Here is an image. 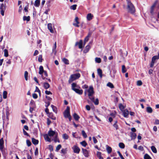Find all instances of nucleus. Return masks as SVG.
<instances>
[{
  "label": "nucleus",
  "instance_id": "nucleus-32",
  "mask_svg": "<svg viewBox=\"0 0 159 159\" xmlns=\"http://www.w3.org/2000/svg\"><path fill=\"white\" fill-rule=\"evenodd\" d=\"M159 59V56L158 55L154 56L152 58V61H153L155 62V60L158 59Z\"/></svg>",
  "mask_w": 159,
  "mask_h": 159
},
{
  "label": "nucleus",
  "instance_id": "nucleus-55",
  "mask_svg": "<svg viewBox=\"0 0 159 159\" xmlns=\"http://www.w3.org/2000/svg\"><path fill=\"white\" fill-rule=\"evenodd\" d=\"M66 151L67 149L66 148H62L61 151V153L64 154H66Z\"/></svg>",
  "mask_w": 159,
  "mask_h": 159
},
{
  "label": "nucleus",
  "instance_id": "nucleus-39",
  "mask_svg": "<svg viewBox=\"0 0 159 159\" xmlns=\"http://www.w3.org/2000/svg\"><path fill=\"white\" fill-rule=\"evenodd\" d=\"M44 138L48 142H51V139L48 137L47 134H46L44 136Z\"/></svg>",
  "mask_w": 159,
  "mask_h": 159
},
{
  "label": "nucleus",
  "instance_id": "nucleus-52",
  "mask_svg": "<svg viewBox=\"0 0 159 159\" xmlns=\"http://www.w3.org/2000/svg\"><path fill=\"white\" fill-rule=\"evenodd\" d=\"M143 83L142 81L140 80H138L137 81V85L139 86H141L142 85Z\"/></svg>",
  "mask_w": 159,
  "mask_h": 159
},
{
  "label": "nucleus",
  "instance_id": "nucleus-58",
  "mask_svg": "<svg viewBox=\"0 0 159 159\" xmlns=\"http://www.w3.org/2000/svg\"><path fill=\"white\" fill-rule=\"evenodd\" d=\"M38 149L37 148H35V151L34 152V154L35 155H37L38 154Z\"/></svg>",
  "mask_w": 159,
  "mask_h": 159
},
{
  "label": "nucleus",
  "instance_id": "nucleus-14",
  "mask_svg": "<svg viewBox=\"0 0 159 159\" xmlns=\"http://www.w3.org/2000/svg\"><path fill=\"white\" fill-rule=\"evenodd\" d=\"M157 3V1L151 7L150 13L151 14H153V13L154 9Z\"/></svg>",
  "mask_w": 159,
  "mask_h": 159
},
{
  "label": "nucleus",
  "instance_id": "nucleus-48",
  "mask_svg": "<svg viewBox=\"0 0 159 159\" xmlns=\"http://www.w3.org/2000/svg\"><path fill=\"white\" fill-rule=\"evenodd\" d=\"M28 72L27 71H25V72L24 76L26 80H28Z\"/></svg>",
  "mask_w": 159,
  "mask_h": 159
},
{
  "label": "nucleus",
  "instance_id": "nucleus-50",
  "mask_svg": "<svg viewBox=\"0 0 159 159\" xmlns=\"http://www.w3.org/2000/svg\"><path fill=\"white\" fill-rule=\"evenodd\" d=\"M26 144L28 147L30 146L31 145V142L29 140H27L26 141Z\"/></svg>",
  "mask_w": 159,
  "mask_h": 159
},
{
  "label": "nucleus",
  "instance_id": "nucleus-28",
  "mask_svg": "<svg viewBox=\"0 0 159 159\" xmlns=\"http://www.w3.org/2000/svg\"><path fill=\"white\" fill-rule=\"evenodd\" d=\"M151 149L152 152L154 153H157V150L156 148L154 146H152L151 147Z\"/></svg>",
  "mask_w": 159,
  "mask_h": 159
},
{
  "label": "nucleus",
  "instance_id": "nucleus-59",
  "mask_svg": "<svg viewBox=\"0 0 159 159\" xmlns=\"http://www.w3.org/2000/svg\"><path fill=\"white\" fill-rule=\"evenodd\" d=\"M117 153L118 154L119 156L120 157L121 159H123L124 158L123 157V156L122 155V154L120 153V152L119 151H118L117 152Z\"/></svg>",
  "mask_w": 159,
  "mask_h": 159
},
{
  "label": "nucleus",
  "instance_id": "nucleus-1",
  "mask_svg": "<svg viewBox=\"0 0 159 159\" xmlns=\"http://www.w3.org/2000/svg\"><path fill=\"white\" fill-rule=\"evenodd\" d=\"M127 9L129 12L134 14L135 11V8L132 3L129 0H127Z\"/></svg>",
  "mask_w": 159,
  "mask_h": 159
},
{
  "label": "nucleus",
  "instance_id": "nucleus-20",
  "mask_svg": "<svg viewBox=\"0 0 159 159\" xmlns=\"http://www.w3.org/2000/svg\"><path fill=\"white\" fill-rule=\"evenodd\" d=\"M97 72L100 77L102 78V70L100 68L98 69H97Z\"/></svg>",
  "mask_w": 159,
  "mask_h": 159
},
{
  "label": "nucleus",
  "instance_id": "nucleus-17",
  "mask_svg": "<svg viewBox=\"0 0 159 159\" xmlns=\"http://www.w3.org/2000/svg\"><path fill=\"white\" fill-rule=\"evenodd\" d=\"M130 137L132 139H134L136 138L137 135L135 133L131 132L130 133Z\"/></svg>",
  "mask_w": 159,
  "mask_h": 159
},
{
  "label": "nucleus",
  "instance_id": "nucleus-10",
  "mask_svg": "<svg viewBox=\"0 0 159 159\" xmlns=\"http://www.w3.org/2000/svg\"><path fill=\"white\" fill-rule=\"evenodd\" d=\"M56 133L55 131L52 130L51 129H50L49 130L48 132V135L50 137L53 136L54 135H56Z\"/></svg>",
  "mask_w": 159,
  "mask_h": 159
},
{
  "label": "nucleus",
  "instance_id": "nucleus-8",
  "mask_svg": "<svg viewBox=\"0 0 159 159\" xmlns=\"http://www.w3.org/2000/svg\"><path fill=\"white\" fill-rule=\"evenodd\" d=\"M4 140L3 138L0 139V150L2 151L4 148Z\"/></svg>",
  "mask_w": 159,
  "mask_h": 159
},
{
  "label": "nucleus",
  "instance_id": "nucleus-29",
  "mask_svg": "<svg viewBox=\"0 0 159 159\" xmlns=\"http://www.w3.org/2000/svg\"><path fill=\"white\" fill-rule=\"evenodd\" d=\"M147 111L149 113H151L152 112V109L150 107H147Z\"/></svg>",
  "mask_w": 159,
  "mask_h": 159
},
{
  "label": "nucleus",
  "instance_id": "nucleus-27",
  "mask_svg": "<svg viewBox=\"0 0 159 159\" xmlns=\"http://www.w3.org/2000/svg\"><path fill=\"white\" fill-rule=\"evenodd\" d=\"M30 20V16H24L23 17V20L24 21L26 20L27 21H29Z\"/></svg>",
  "mask_w": 159,
  "mask_h": 159
},
{
  "label": "nucleus",
  "instance_id": "nucleus-11",
  "mask_svg": "<svg viewBox=\"0 0 159 159\" xmlns=\"http://www.w3.org/2000/svg\"><path fill=\"white\" fill-rule=\"evenodd\" d=\"M76 93L79 94V95H81L83 94V91L81 89H75L73 90Z\"/></svg>",
  "mask_w": 159,
  "mask_h": 159
},
{
  "label": "nucleus",
  "instance_id": "nucleus-49",
  "mask_svg": "<svg viewBox=\"0 0 159 159\" xmlns=\"http://www.w3.org/2000/svg\"><path fill=\"white\" fill-rule=\"evenodd\" d=\"M49 117L52 119L53 120H55L56 119V118L55 116H54L53 115V114L52 113H50L49 115Z\"/></svg>",
  "mask_w": 159,
  "mask_h": 159
},
{
  "label": "nucleus",
  "instance_id": "nucleus-64",
  "mask_svg": "<svg viewBox=\"0 0 159 159\" xmlns=\"http://www.w3.org/2000/svg\"><path fill=\"white\" fill-rule=\"evenodd\" d=\"M154 124L156 125H159V120L158 119H156L155 120Z\"/></svg>",
  "mask_w": 159,
  "mask_h": 159
},
{
  "label": "nucleus",
  "instance_id": "nucleus-63",
  "mask_svg": "<svg viewBox=\"0 0 159 159\" xmlns=\"http://www.w3.org/2000/svg\"><path fill=\"white\" fill-rule=\"evenodd\" d=\"M50 11V9L49 8H48V9H46L45 10V11L44 12V13L45 14H46L47 15L48 14V12Z\"/></svg>",
  "mask_w": 159,
  "mask_h": 159
},
{
  "label": "nucleus",
  "instance_id": "nucleus-47",
  "mask_svg": "<svg viewBox=\"0 0 159 159\" xmlns=\"http://www.w3.org/2000/svg\"><path fill=\"white\" fill-rule=\"evenodd\" d=\"M77 5L75 4L73 5L70 7V9L71 10H75L76 9V7Z\"/></svg>",
  "mask_w": 159,
  "mask_h": 159
},
{
  "label": "nucleus",
  "instance_id": "nucleus-23",
  "mask_svg": "<svg viewBox=\"0 0 159 159\" xmlns=\"http://www.w3.org/2000/svg\"><path fill=\"white\" fill-rule=\"evenodd\" d=\"M106 150L108 153H111L112 151V149L108 145H106Z\"/></svg>",
  "mask_w": 159,
  "mask_h": 159
},
{
  "label": "nucleus",
  "instance_id": "nucleus-51",
  "mask_svg": "<svg viewBox=\"0 0 159 159\" xmlns=\"http://www.w3.org/2000/svg\"><path fill=\"white\" fill-rule=\"evenodd\" d=\"M61 144L58 145L56 148V151L58 152L61 148Z\"/></svg>",
  "mask_w": 159,
  "mask_h": 159
},
{
  "label": "nucleus",
  "instance_id": "nucleus-60",
  "mask_svg": "<svg viewBox=\"0 0 159 159\" xmlns=\"http://www.w3.org/2000/svg\"><path fill=\"white\" fill-rule=\"evenodd\" d=\"M23 132L24 134L25 135H26L27 136H30V135L28 134L24 129H23Z\"/></svg>",
  "mask_w": 159,
  "mask_h": 159
},
{
  "label": "nucleus",
  "instance_id": "nucleus-57",
  "mask_svg": "<svg viewBox=\"0 0 159 159\" xmlns=\"http://www.w3.org/2000/svg\"><path fill=\"white\" fill-rule=\"evenodd\" d=\"M113 126L114 127H115L116 128V130L118 129L119 128V126L118 125H117V124H114L113 125Z\"/></svg>",
  "mask_w": 159,
  "mask_h": 159
},
{
  "label": "nucleus",
  "instance_id": "nucleus-45",
  "mask_svg": "<svg viewBox=\"0 0 159 159\" xmlns=\"http://www.w3.org/2000/svg\"><path fill=\"white\" fill-rule=\"evenodd\" d=\"M4 55L5 57H7L8 56V52L7 49H5L4 51Z\"/></svg>",
  "mask_w": 159,
  "mask_h": 159
},
{
  "label": "nucleus",
  "instance_id": "nucleus-40",
  "mask_svg": "<svg viewBox=\"0 0 159 159\" xmlns=\"http://www.w3.org/2000/svg\"><path fill=\"white\" fill-rule=\"evenodd\" d=\"M101 152H97V155L98 157V158L99 159H101L102 158L101 156Z\"/></svg>",
  "mask_w": 159,
  "mask_h": 159
},
{
  "label": "nucleus",
  "instance_id": "nucleus-6",
  "mask_svg": "<svg viewBox=\"0 0 159 159\" xmlns=\"http://www.w3.org/2000/svg\"><path fill=\"white\" fill-rule=\"evenodd\" d=\"M81 89L80 86L76 83H73L71 84V89L74 90L75 89Z\"/></svg>",
  "mask_w": 159,
  "mask_h": 159
},
{
  "label": "nucleus",
  "instance_id": "nucleus-37",
  "mask_svg": "<svg viewBox=\"0 0 159 159\" xmlns=\"http://www.w3.org/2000/svg\"><path fill=\"white\" fill-rule=\"evenodd\" d=\"M119 146L120 148L122 149L124 148L125 147V144L122 143H119Z\"/></svg>",
  "mask_w": 159,
  "mask_h": 159
},
{
  "label": "nucleus",
  "instance_id": "nucleus-24",
  "mask_svg": "<svg viewBox=\"0 0 159 159\" xmlns=\"http://www.w3.org/2000/svg\"><path fill=\"white\" fill-rule=\"evenodd\" d=\"M43 87L45 89H47L50 87V85L47 82H45L43 83Z\"/></svg>",
  "mask_w": 159,
  "mask_h": 159
},
{
  "label": "nucleus",
  "instance_id": "nucleus-31",
  "mask_svg": "<svg viewBox=\"0 0 159 159\" xmlns=\"http://www.w3.org/2000/svg\"><path fill=\"white\" fill-rule=\"evenodd\" d=\"M107 86L110 87L111 88H114V86L113 84L111 82H109L107 84Z\"/></svg>",
  "mask_w": 159,
  "mask_h": 159
},
{
  "label": "nucleus",
  "instance_id": "nucleus-25",
  "mask_svg": "<svg viewBox=\"0 0 159 159\" xmlns=\"http://www.w3.org/2000/svg\"><path fill=\"white\" fill-rule=\"evenodd\" d=\"M73 116L75 120H78L80 118L79 116L76 113L73 114Z\"/></svg>",
  "mask_w": 159,
  "mask_h": 159
},
{
  "label": "nucleus",
  "instance_id": "nucleus-3",
  "mask_svg": "<svg viewBox=\"0 0 159 159\" xmlns=\"http://www.w3.org/2000/svg\"><path fill=\"white\" fill-rule=\"evenodd\" d=\"M88 96L89 98L92 101H93L94 100V97L92 96L94 93L93 88L92 86H90L88 90Z\"/></svg>",
  "mask_w": 159,
  "mask_h": 159
},
{
  "label": "nucleus",
  "instance_id": "nucleus-2",
  "mask_svg": "<svg viewBox=\"0 0 159 159\" xmlns=\"http://www.w3.org/2000/svg\"><path fill=\"white\" fill-rule=\"evenodd\" d=\"M80 77V74L79 73L71 75L69 80V83H70L73 81L78 79Z\"/></svg>",
  "mask_w": 159,
  "mask_h": 159
},
{
  "label": "nucleus",
  "instance_id": "nucleus-21",
  "mask_svg": "<svg viewBox=\"0 0 159 159\" xmlns=\"http://www.w3.org/2000/svg\"><path fill=\"white\" fill-rule=\"evenodd\" d=\"M40 3V0H36L34 4V6L36 7H38Z\"/></svg>",
  "mask_w": 159,
  "mask_h": 159
},
{
  "label": "nucleus",
  "instance_id": "nucleus-16",
  "mask_svg": "<svg viewBox=\"0 0 159 159\" xmlns=\"http://www.w3.org/2000/svg\"><path fill=\"white\" fill-rule=\"evenodd\" d=\"M90 48V47L89 45H88L86 46L85 49L83 51L84 53H86L88 52H89Z\"/></svg>",
  "mask_w": 159,
  "mask_h": 159
},
{
  "label": "nucleus",
  "instance_id": "nucleus-18",
  "mask_svg": "<svg viewBox=\"0 0 159 159\" xmlns=\"http://www.w3.org/2000/svg\"><path fill=\"white\" fill-rule=\"evenodd\" d=\"M32 142L35 145L38 144L39 143V141L34 138H32Z\"/></svg>",
  "mask_w": 159,
  "mask_h": 159
},
{
  "label": "nucleus",
  "instance_id": "nucleus-9",
  "mask_svg": "<svg viewBox=\"0 0 159 159\" xmlns=\"http://www.w3.org/2000/svg\"><path fill=\"white\" fill-rule=\"evenodd\" d=\"M122 111L123 115L125 117L127 118L129 114V111L127 109H126Z\"/></svg>",
  "mask_w": 159,
  "mask_h": 159
},
{
  "label": "nucleus",
  "instance_id": "nucleus-4",
  "mask_svg": "<svg viewBox=\"0 0 159 159\" xmlns=\"http://www.w3.org/2000/svg\"><path fill=\"white\" fill-rule=\"evenodd\" d=\"M70 108L69 107H67L66 109L64 112V116L66 118H67L70 115Z\"/></svg>",
  "mask_w": 159,
  "mask_h": 159
},
{
  "label": "nucleus",
  "instance_id": "nucleus-36",
  "mask_svg": "<svg viewBox=\"0 0 159 159\" xmlns=\"http://www.w3.org/2000/svg\"><path fill=\"white\" fill-rule=\"evenodd\" d=\"M95 61L96 63H99L101 62V60L100 58L96 57L95 58Z\"/></svg>",
  "mask_w": 159,
  "mask_h": 159
},
{
  "label": "nucleus",
  "instance_id": "nucleus-38",
  "mask_svg": "<svg viewBox=\"0 0 159 159\" xmlns=\"http://www.w3.org/2000/svg\"><path fill=\"white\" fill-rule=\"evenodd\" d=\"M144 159H152L151 157L148 154H146L144 157Z\"/></svg>",
  "mask_w": 159,
  "mask_h": 159
},
{
  "label": "nucleus",
  "instance_id": "nucleus-41",
  "mask_svg": "<svg viewBox=\"0 0 159 159\" xmlns=\"http://www.w3.org/2000/svg\"><path fill=\"white\" fill-rule=\"evenodd\" d=\"M62 137L64 139L66 140L68 139L69 136L66 134H64L62 135Z\"/></svg>",
  "mask_w": 159,
  "mask_h": 159
},
{
  "label": "nucleus",
  "instance_id": "nucleus-7",
  "mask_svg": "<svg viewBox=\"0 0 159 159\" xmlns=\"http://www.w3.org/2000/svg\"><path fill=\"white\" fill-rule=\"evenodd\" d=\"M82 149L84 156L86 157H88L89 156V151L87 149H84L83 148H82Z\"/></svg>",
  "mask_w": 159,
  "mask_h": 159
},
{
  "label": "nucleus",
  "instance_id": "nucleus-62",
  "mask_svg": "<svg viewBox=\"0 0 159 159\" xmlns=\"http://www.w3.org/2000/svg\"><path fill=\"white\" fill-rule=\"evenodd\" d=\"M93 139L94 143H96L98 142L97 140L94 137H93Z\"/></svg>",
  "mask_w": 159,
  "mask_h": 159
},
{
  "label": "nucleus",
  "instance_id": "nucleus-12",
  "mask_svg": "<svg viewBox=\"0 0 159 159\" xmlns=\"http://www.w3.org/2000/svg\"><path fill=\"white\" fill-rule=\"evenodd\" d=\"M77 45H78L79 48H83L82 40H80L79 42H76L75 45L76 46Z\"/></svg>",
  "mask_w": 159,
  "mask_h": 159
},
{
  "label": "nucleus",
  "instance_id": "nucleus-34",
  "mask_svg": "<svg viewBox=\"0 0 159 159\" xmlns=\"http://www.w3.org/2000/svg\"><path fill=\"white\" fill-rule=\"evenodd\" d=\"M7 92L6 91H4L3 93V97L4 99L7 98Z\"/></svg>",
  "mask_w": 159,
  "mask_h": 159
},
{
  "label": "nucleus",
  "instance_id": "nucleus-46",
  "mask_svg": "<svg viewBox=\"0 0 159 159\" xmlns=\"http://www.w3.org/2000/svg\"><path fill=\"white\" fill-rule=\"evenodd\" d=\"M51 107L52 108L53 111L55 113H57V108L55 106L52 105H51Z\"/></svg>",
  "mask_w": 159,
  "mask_h": 159
},
{
  "label": "nucleus",
  "instance_id": "nucleus-30",
  "mask_svg": "<svg viewBox=\"0 0 159 159\" xmlns=\"http://www.w3.org/2000/svg\"><path fill=\"white\" fill-rule=\"evenodd\" d=\"M0 9L1 10H5L6 9V5L4 4L3 3H2L0 7Z\"/></svg>",
  "mask_w": 159,
  "mask_h": 159
},
{
  "label": "nucleus",
  "instance_id": "nucleus-44",
  "mask_svg": "<svg viewBox=\"0 0 159 159\" xmlns=\"http://www.w3.org/2000/svg\"><path fill=\"white\" fill-rule=\"evenodd\" d=\"M119 107L120 110L122 111H123L124 110V107L123 106V105L121 104H119Z\"/></svg>",
  "mask_w": 159,
  "mask_h": 159
},
{
  "label": "nucleus",
  "instance_id": "nucleus-54",
  "mask_svg": "<svg viewBox=\"0 0 159 159\" xmlns=\"http://www.w3.org/2000/svg\"><path fill=\"white\" fill-rule=\"evenodd\" d=\"M48 149L51 152L53 150V146L51 145L48 146Z\"/></svg>",
  "mask_w": 159,
  "mask_h": 159
},
{
  "label": "nucleus",
  "instance_id": "nucleus-61",
  "mask_svg": "<svg viewBox=\"0 0 159 159\" xmlns=\"http://www.w3.org/2000/svg\"><path fill=\"white\" fill-rule=\"evenodd\" d=\"M32 97L36 99L38 98V95L36 93H34L32 95Z\"/></svg>",
  "mask_w": 159,
  "mask_h": 159
},
{
  "label": "nucleus",
  "instance_id": "nucleus-22",
  "mask_svg": "<svg viewBox=\"0 0 159 159\" xmlns=\"http://www.w3.org/2000/svg\"><path fill=\"white\" fill-rule=\"evenodd\" d=\"M54 141L55 142H58L60 143V141L59 139L57 137V133H56V134L55 135V136L54 138Z\"/></svg>",
  "mask_w": 159,
  "mask_h": 159
},
{
  "label": "nucleus",
  "instance_id": "nucleus-5",
  "mask_svg": "<svg viewBox=\"0 0 159 159\" xmlns=\"http://www.w3.org/2000/svg\"><path fill=\"white\" fill-rule=\"evenodd\" d=\"M74 152L77 154L79 153L80 151V148L76 145H74L72 148Z\"/></svg>",
  "mask_w": 159,
  "mask_h": 159
},
{
  "label": "nucleus",
  "instance_id": "nucleus-53",
  "mask_svg": "<svg viewBox=\"0 0 159 159\" xmlns=\"http://www.w3.org/2000/svg\"><path fill=\"white\" fill-rule=\"evenodd\" d=\"M96 105H98L99 103L98 100V98L96 99L95 100L94 99L93 101H92Z\"/></svg>",
  "mask_w": 159,
  "mask_h": 159
},
{
  "label": "nucleus",
  "instance_id": "nucleus-56",
  "mask_svg": "<svg viewBox=\"0 0 159 159\" xmlns=\"http://www.w3.org/2000/svg\"><path fill=\"white\" fill-rule=\"evenodd\" d=\"M38 61L40 62H42V56L41 55H39L38 57Z\"/></svg>",
  "mask_w": 159,
  "mask_h": 159
},
{
  "label": "nucleus",
  "instance_id": "nucleus-42",
  "mask_svg": "<svg viewBox=\"0 0 159 159\" xmlns=\"http://www.w3.org/2000/svg\"><path fill=\"white\" fill-rule=\"evenodd\" d=\"M82 134L83 136V137L85 138H86L87 137V135L86 134V133L85 132V131L84 130H83L82 131Z\"/></svg>",
  "mask_w": 159,
  "mask_h": 159
},
{
  "label": "nucleus",
  "instance_id": "nucleus-43",
  "mask_svg": "<svg viewBox=\"0 0 159 159\" xmlns=\"http://www.w3.org/2000/svg\"><path fill=\"white\" fill-rule=\"evenodd\" d=\"M83 146L85 147L87 145V144L85 141H83L80 143Z\"/></svg>",
  "mask_w": 159,
  "mask_h": 159
},
{
  "label": "nucleus",
  "instance_id": "nucleus-35",
  "mask_svg": "<svg viewBox=\"0 0 159 159\" xmlns=\"http://www.w3.org/2000/svg\"><path fill=\"white\" fill-rule=\"evenodd\" d=\"M57 48V43L56 42H55L54 44V46L52 48V52H54L55 53H56V49Z\"/></svg>",
  "mask_w": 159,
  "mask_h": 159
},
{
  "label": "nucleus",
  "instance_id": "nucleus-19",
  "mask_svg": "<svg viewBox=\"0 0 159 159\" xmlns=\"http://www.w3.org/2000/svg\"><path fill=\"white\" fill-rule=\"evenodd\" d=\"M39 70V74L41 75H42L43 72L45 71L44 70L43 66H40Z\"/></svg>",
  "mask_w": 159,
  "mask_h": 159
},
{
  "label": "nucleus",
  "instance_id": "nucleus-26",
  "mask_svg": "<svg viewBox=\"0 0 159 159\" xmlns=\"http://www.w3.org/2000/svg\"><path fill=\"white\" fill-rule=\"evenodd\" d=\"M62 61L66 64L68 65L69 64V60L65 58H63Z\"/></svg>",
  "mask_w": 159,
  "mask_h": 159
},
{
  "label": "nucleus",
  "instance_id": "nucleus-33",
  "mask_svg": "<svg viewBox=\"0 0 159 159\" xmlns=\"http://www.w3.org/2000/svg\"><path fill=\"white\" fill-rule=\"evenodd\" d=\"M126 67L125 65H122V72L123 73H124L126 72Z\"/></svg>",
  "mask_w": 159,
  "mask_h": 159
},
{
  "label": "nucleus",
  "instance_id": "nucleus-15",
  "mask_svg": "<svg viewBox=\"0 0 159 159\" xmlns=\"http://www.w3.org/2000/svg\"><path fill=\"white\" fill-rule=\"evenodd\" d=\"M48 30L52 33H53V31L52 27V24L51 23H49L48 25Z\"/></svg>",
  "mask_w": 159,
  "mask_h": 159
},
{
  "label": "nucleus",
  "instance_id": "nucleus-13",
  "mask_svg": "<svg viewBox=\"0 0 159 159\" xmlns=\"http://www.w3.org/2000/svg\"><path fill=\"white\" fill-rule=\"evenodd\" d=\"M93 17V15L91 13H89L87 14V19L88 20L90 21L91 20Z\"/></svg>",
  "mask_w": 159,
  "mask_h": 159
}]
</instances>
